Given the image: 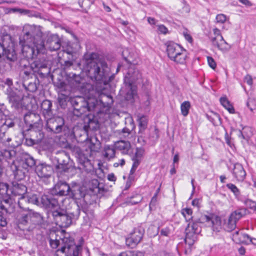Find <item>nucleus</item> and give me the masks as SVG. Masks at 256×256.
<instances>
[{
    "label": "nucleus",
    "instance_id": "7ed1b4c3",
    "mask_svg": "<svg viewBox=\"0 0 256 256\" xmlns=\"http://www.w3.org/2000/svg\"><path fill=\"white\" fill-rule=\"evenodd\" d=\"M49 243L51 248L54 249L61 246L60 248L56 250L55 256H82V246L76 245L72 238L66 237L62 238L52 232L50 236Z\"/></svg>",
    "mask_w": 256,
    "mask_h": 256
},
{
    "label": "nucleus",
    "instance_id": "6e6552de",
    "mask_svg": "<svg viewBox=\"0 0 256 256\" xmlns=\"http://www.w3.org/2000/svg\"><path fill=\"white\" fill-rule=\"evenodd\" d=\"M98 96V98H94L96 102L95 104V107L93 111L96 113L103 112L104 110H109L114 102L112 97L110 94H104L103 91L105 90L104 86H100L99 87H96Z\"/></svg>",
    "mask_w": 256,
    "mask_h": 256
},
{
    "label": "nucleus",
    "instance_id": "0eeeda50",
    "mask_svg": "<svg viewBox=\"0 0 256 256\" xmlns=\"http://www.w3.org/2000/svg\"><path fill=\"white\" fill-rule=\"evenodd\" d=\"M20 44L22 46V56L28 60L36 58L38 53L42 52L44 47L43 40H39L38 43L28 42L26 41L24 42L22 38H20Z\"/></svg>",
    "mask_w": 256,
    "mask_h": 256
},
{
    "label": "nucleus",
    "instance_id": "052dcab7",
    "mask_svg": "<svg viewBox=\"0 0 256 256\" xmlns=\"http://www.w3.org/2000/svg\"><path fill=\"white\" fill-rule=\"evenodd\" d=\"M213 32L214 36L212 37L211 38H218L220 40H222V38H224L219 29L215 28L213 30Z\"/></svg>",
    "mask_w": 256,
    "mask_h": 256
},
{
    "label": "nucleus",
    "instance_id": "ddd939ff",
    "mask_svg": "<svg viewBox=\"0 0 256 256\" xmlns=\"http://www.w3.org/2000/svg\"><path fill=\"white\" fill-rule=\"evenodd\" d=\"M246 208H241L232 212L229 216L228 222L224 224L225 230L228 232L234 230L237 222L246 214Z\"/></svg>",
    "mask_w": 256,
    "mask_h": 256
},
{
    "label": "nucleus",
    "instance_id": "13d9d810",
    "mask_svg": "<svg viewBox=\"0 0 256 256\" xmlns=\"http://www.w3.org/2000/svg\"><path fill=\"white\" fill-rule=\"evenodd\" d=\"M28 201L29 202L36 204L38 205L40 204V202L38 198L35 194L32 195L31 196L29 197L28 198Z\"/></svg>",
    "mask_w": 256,
    "mask_h": 256
},
{
    "label": "nucleus",
    "instance_id": "3c124183",
    "mask_svg": "<svg viewBox=\"0 0 256 256\" xmlns=\"http://www.w3.org/2000/svg\"><path fill=\"white\" fill-rule=\"evenodd\" d=\"M171 233V230L169 227L162 228L160 231V236H169Z\"/></svg>",
    "mask_w": 256,
    "mask_h": 256
},
{
    "label": "nucleus",
    "instance_id": "5fc2aeb1",
    "mask_svg": "<svg viewBox=\"0 0 256 256\" xmlns=\"http://www.w3.org/2000/svg\"><path fill=\"white\" fill-rule=\"evenodd\" d=\"M158 32L160 34H166L168 33V29L163 24L158 25Z\"/></svg>",
    "mask_w": 256,
    "mask_h": 256
},
{
    "label": "nucleus",
    "instance_id": "c756f323",
    "mask_svg": "<svg viewBox=\"0 0 256 256\" xmlns=\"http://www.w3.org/2000/svg\"><path fill=\"white\" fill-rule=\"evenodd\" d=\"M166 45V52L169 58L172 56L174 54L177 50H180L181 48L180 46L173 42H168Z\"/></svg>",
    "mask_w": 256,
    "mask_h": 256
},
{
    "label": "nucleus",
    "instance_id": "f3484780",
    "mask_svg": "<svg viewBox=\"0 0 256 256\" xmlns=\"http://www.w3.org/2000/svg\"><path fill=\"white\" fill-rule=\"evenodd\" d=\"M30 68L34 73L38 74L42 76H44L49 72L47 65L40 60L34 61L30 64Z\"/></svg>",
    "mask_w": 256,
    "mask_h": 256
},
{
    "label": "nucleus",
    "instance_id": "f03ea898",
    "mask_svg": "<svg viewBox=\"0 0 256 256\" xmlns=\"http://www.w3.org/2000/svg\"><path fill=\"white\" fill-rule=\"evenodd\" d=\"M80 191L78 186H70L64 182H58L52 191V195L42 196L40 198V204L46 208H54L59 207L58 200L56 198L58 196H64L70 195L76 198L77 192Z\"/></svg>",
    "mask_w": 256,
    "mask_h": 256
},
{
    "label": "nucleus",
    "instance_id": "49530a36",
    "mask_svg": "<svg viewBox=\"0 0 256 256\" xmlns=\"http://www.w3.org/2000/svg\"><path fill=\"white\" fill-rule=\"evenodd\" d=\"M15 123L12 119L8 118L5 120L4 122L1 126L0 128L2 130H7L8 128H12L14 126Z\"/></svg>",
    "mask_w": 256,
    "mask_h": 256
},
{
    "label": "nucleus",
    "instance_id": "2eb2a0df",
    "mask_svg": "<svg viewBox=\"0 0 256 256\" xmlns=\"http://www.w3.org/2000/svg\"><path fill=\"white\" fill-rule=\"evenodd\" d=\"M20 93L17 90H14L12 88H8L6 90L10 102L15 108H19L20 104L22 97L20 95Z\"/></svg>",
    "mask_w": 256,
    "mask_h": 256
},
{
    "label": "nucleus",
    "instance_id": "c03bdc74",
    "mask_svg": "<svg viewBox=\"0 0 256 256\" xmlns=\"http://www.w3.org/2000/svg\"><path fill=\"white\" fill-rule=\"evenodd\" d=\"M226 186L234 194L236 198H238L240 196V190L234 184L228 183L226 184Z\"/></svg>",
    "mask_w": 256,
    "mask_h": 256
},
{
    "label": "nucleus",
    "instance_id": "09e8293b",
    "mask_svg": "<svg viewBox=\"0 0 256 256\" xmlns=\"http://www.w3.org/2000/svg\"><path fill=\"white\" fill-rule=\"evenodd\" d=\"M246 106L251 112H252L256 108V104L255 100L250 98L248 99Z\"/></svg>",
    "mask_w": 256,
    "mask_h": 256
},
{
    "label": "nucleus",
    "instance_id": "4be33fe9",
    "mask_svg": "<svg viewBox=\"0 0 256 256\" xmlns=\"http://www.w3.org/2000/svg\"><path fill=\"white\" fill-rule=\"evenodd\" d=\"M186 58L187 52L186 50L181 46L180 50H177L170 59L177 64H184L186 62Z\"/></svg>",
    "mask_w": 256,
    "mask_h": 256
},
{
    "label": "nucleus",
    "instance_id": "72a5a7b5",
    "mask_svg": "<svg viewBox=\"0 0 256 256\" xmlns=\"http://www.w3.org/2000/svg\"><path fill=\"white\" fill-rule=\"evenodd\" d=\"M220 102L222 106L226 109L230 113H235L234 109L230 101L226 97H222L220 98Z\"/></svg>",
    "mask_w": 256,
    "mask_h": 256
},
{
    "label": "nucleus",
    "instance_id": "2f4dec72",
    "mask_svg": "<svg viewBox=\"0 0 256 256\" xmlns=\"http://www.w3.org/2000/svg\"><path fill=\"white\" fill-rule=\"evenodd\" d=\"M238 136L240 138L248 141L252 136L250 128L248 126L243 128L242 130H239Z\"/></svg>",
    "mask_w": 256,
    "mask_h": 256
},
{
    "label": "nucleus",
    "instance_id": "603ef678",
    "mask_svg": "<svg viewBox=\"0 0 256 256\" xmlns=\"http://www.w3.org/2000/svg\"><path fill=\"white\" fill-rule=\"evenodd\" d=\"M32 132H34L36 135V138L35 139V141H36V142L37 144L41 142V140L44 138V134L40 130H39L38 132H35L32 130Z\"/></svg>",
    "mask_w": 256,
    "mask_h": 256
},
{
    "label": "nucleus",
    "instance_id": "a878e982",
    "mask_svg": "<svg viewBox=\"0 0 256 256\" xmlns=\"http://www.w3.org/2000/svg\"><path fill=\"white\" fill-rule=\"evenodd\" d=\"M67 80L70 87L75 88L80 87L82 78L78 74H70L67 75Z\"/></svg>",
    "mask_w": 256,
    "mask_h": 256
},
{
    "label": "nucleus",
    "instance_id": "9b49d317",
    "mask_svg": "<svg viewBox=\"0 0 256 256\" xmlns=\"http://www.w3.org/2000/svg\"><path fill=\"white\" fill-rule=\"evenodd\" d=\"M46 127L48 131L59 134L64 131L67 126L64 124V119L60 116L47 118Z\"/></svg>",
    "mask_w": 256,
    "mask_h": 256
},
{
    "label": "nucleus",
    "instance_id": "7c9ffc66",
    "mask_svg": "<svg viewBox=\"0 0 256 256\" xmlns=\"http://www.w3.org/2000/svg\"><path fill=\"white\" fill-rule=\"evenodd\" d=\"M3 55H4L8 60L11 62H14L17 59V56L14 50L10 46H6L5 48V50L2 53Z\"/></svg>",
    "mask_w": 256,
    "mask_h": 256
},
{
    "label": "nucleus",
    "instance_id": "de8ad7c7",
    "mask_svg": "<svg viewBox=\"0 0 256 256\" xmlns=\"http://www.w3.org/2000/svg\"><path fill=\"white\" fill-rule=\"evenodd\" d=\"M58 164L56 166V168L60 170L62 172H66L68 170V164H62V160L60 158H58Z\"/></svg>",
    "mask_w": 256,
    "mask_h": 256
},
{
    "label": "nucleus",
    "instance_id": "dca6fc26",
    "mask_svg": "<svg viewBox=\"0 0 256 256\" xmlns=\"http://www.w3.org/2000/svg\"><path fill=\"white\" fill-rule=\"evenodd\" d=\"M46 46L51 51L59 50L61 46V42L58 35L50 34L48 36Z\"/></svg>",
    "mask_w": 256,
    "mask_h": 256
},
{
    "label": "nucleus",
    "instance_id": "393cba45",
    "mask_svg": "<svg viewBox=\"0 0 256 256\" xmlns=\"http://www.w3.org/2000/svg\"><path fill=\"white\" fill-rule=\"evenodd\" d=\"M41 111L44 117L47 119L53 116V112L52 108V102L50 100H45L41 104Z\"/></svg>",
    "mask_w": 256,
    "mask_h": 256
},
{
    "label": "nucleus",
    "instance_id": "4d7b16f0",
    "mask_svg": "<svg viewBox=\"0 0 256 256\" xmlns=\"http://www.w3.org/2000/svg\"><path fill=\"white\" fill-rule=\"evenodd\" d=\"M207 60L209 66L213 70H214L216 67V64L214 59L211 56H208Z\"/></svg>",
    "mask_w": 256,
    "mask_h": 256
},
{
    "label": "nucleus",
    "instance_id": "f8f14e48",
    "mask_svg": "<svg viewBox=\"0 0 256 256\" xmlns=\"http://www.w3.org/2000/svg\"><path fill=\"white\" fill-rule=\"evenodd\" d=\"M144 234V230L141 226L135 228L131 232L130 236L126 238V245L132 248H135L139 244Z\"/></svg>",
    "mask_w": 256,
    "mask_h": 256
},
{
    "label": "nucleus",
    "instance_id": "1a4fd4ad",
    "mask_svg": "<svg viewBox=\"0 0 256 256\" xmlns=\"http://www.w3.org/2000/svg\"><path fill=\"white\" fill-rule=\"evenodd\" d=\"M23 36L20 38H22L24 42L38 43L39 40H43L42 38V32L38 26L26 25L23 29Z\"/></svg>",
    "mask_w": 256,
    "mask_h": 256
},
{
    "label": "nucleus",
    "instance_id": "4468645a",
    "mask_svg": "<svg viewBox=\"0 0 256 256\" xmlns=\"http://www.w3.org/2000/svg\"><path fill=\"white\" fill-rule=\"evenodd\" d=\"M35 171L38 176L41 178H50L53 172L52 166L46 163H40L36 166Z\"/></svg>",
    "mask_w": 256,
    "mask_h": 256
},
{
    "label": "nucleus",
    "instance_id": "37998d69",
    "mask_svg": "<svg viewBox=\"0 0 256 256\" xmlns=\"http://www.w3.org/2000/svg\"><path fill=\"white\" fill-rule=\"evenodd\" d=\"M71 98V97H69L66 94H60L58 95V100L60 106H64L66 104L67 102H70Z\"/></svg>",
    "mask_w": 256,
    "mask_h": 256
},
{
    "label": "nucleus",
    "instance_id": "ea45409f",
    "mask_svg": "<svg viewBox=\"0 0 256 256\" xmlns=\"http://www.w3.org/2000/svg\"><path fill=\"white\" fill-rule=\"evenodd\" d=\"M190 108V104L188 101H184L183 102L180 106V110L182 114L184 116H186L188 115L189 110Z\"/></svg>",
    "mask_w": 256,
    "mask_h": 256
},
{
    "label": "nucleus",
    "instance_id": "338daca9",
    "mask_svg": "<svg viewBox=\"0 0 256 256\" xmlns=\"http://www.w3.org/2000/svg\"><path fill=\"white\" fill-rule=\"evenodd\" d=\"M244 82H246L248 85L252 86V76L249 74H247L244 78Z\"/></svg>",
    "mask_w": 256,
    "mask_h": 256
},
{
    "label": "nucleus",
    "instance_id": "8fccbe9b",
    "mask_svg": "<svg viewBox=\"0 0 256 256\" xmlns=\"http://www.w3.org/2000/svg\"><path fill=\"white\" fill-rule=\"evenodd\" d=\"M144 152V150L142 148H137L133 158L140 160Z\"/></svg>",
    "mask_w": 256,
    "mask_h": 256
},
{
    "label": "nucleus",
    "instance_id": "774afa93",
    "mask_svg": "<svg viewBox=\"0 0 256 256\" xmlns=\"http://www.w3.org/2000/svg\"><path fill=\"white\" fill-rule=\"evenodd\" d=\"M122 134L124 138H127L130 134V131L128 128H124L122 130Z\"/></svg>",
    "mask_w": 256,
    "mask_h": 256
},
{
    "label": "nucleus",
    "instance_id": "c85d7f7f",
    "mask_svg": "<svg viewBox=\"0 0 256 256\" xmlns=\"http://www.w3.org/2000/svg\"><path fill=\"white\" fill-rule=\"evenodd\" d=\"M39 116L32 112H28L24 116V121L26 125L32 128L36 124L34 118L39 119Z\"/></svg>",
    "mask_w": 256,
    "mask_h": 256
},
{
    "label": "nucleus",
    "instance_id": "aec40b11",
    "mask_svg": "<svg viewBox=\"0 0 256 256\" xmlns=\"http://www.w3.org/2000/svg\"><path fill=\"white\" fill-rule=\"evenodd\" d=\"M210 42L214 46L222 52H228L231 48L230 45L224 38L220 40L218 38H210Z\"/></svg>",
    "mask_w": 256,
    "mask_h": 256
},
{
    "label": "nucleus",
    "instance_id": "864d4df0",
    "mask_svg": "<svg viewBox=\"0 0 256 256\" xmlns=\"http://www.w3.org/2000/svg\"><path fill=\"white\" fill-rule=\"evenodd\" d=\"M244 204L248 208L254 210L256 205V202L250 199H246L244 201Z\"/></svg>",
    "mask_w": 256,
    "mask_h": 256
},
{
    "label": "nucleus",
    "instance_id": "a18cd8bd",
    "mask_svg": "<svg viewBox=\"0 0 256 256\" xmlns=\"http://www.w3.org/2000/svg\"><path fill=\"white\" fill-rule=\"evenodd\" d=\"M144 252H141L128 250L122 252L117 256H144Z\"/></svg>",
    "mask_w": 256,
    "mask_h": 256
},
{
    "label": "nucleus",
    "instance_id": "a19ab883",
    "mask_svg": "<svg viewBox=\"0 0 256 256\" xmlns=\"http://www.w3.org/2000/svg\"><path fill=\"white\" fill-rule=\"evenodd\" d=\"M182 214L186 222L192 220V210L190 208H184L182 210Z\"/></svg>",
    "mask_w": 256,
    "mask_h": 256
},
{
    "label": "nucleus",
    "instance_id": "bb28decb",
    "mask_svg": "<svg viewBox=\"0 0 256 256\" xmlns=\"http://www.w3.org/2000/svg\"><path fill=\"white\" fill-rule=\"evenodd\" d=\"M32 218H36L38 219L37 222L38 224H40L42 221V216L38 213H32L29 212L26 214H24L22 215L21 218L20 219V222L22 224H26L29 220L32 218Z\"/></svg>",
    "mask_w": 256,
    "mask_h": 256
},
{
    "label": "nucleus",
    "instance_id": "423d86ee",
    "mask_svg": "<svg viewBox=\"0 0 256 256\" xmlns=\"http://www.w3.org/2000/svg\"><path fill=\"white\" fill-rule=\"evenodd\" d=\"M140 78V74L134 66L128 68V72L124 78L125 88L122 90V92L126 91V98L127 100H130L133 98V95L134 94V88L133 84L137 80Z\"/></svg>",
    "mask_w": 256,
    "mask_h": 256
},
{
    "label": "nucleus",
    "instance_id": "a211bd4d",
    "mask_svg": "<svg viewBox=\"0 0 256 256\" xmlns=\"http://www.w3.org/2000/svg\"><path fill=\"white\" fill-rule=\"evenodd\" d=\"M12 195L14 196H20V199H23L24 195L27 192V188L22 184L16 182H12V187L10 188Z\"/></svg>",
    "mask_w": 256,
    "mask_h": 256
},
{
    "label": "nucleus",
    "instance_id": "39448f33",
    "mask_svg": "<svg viewBox=\"0 0 256 256\" xmlns=\"http://www.w3.org/2000/svg\"><path fill=\"white\" fill-rule=\"evenodd\" d=\"M70 102L74 108V114L78 117L87 112L93 111L96 100L91 98L86 100L82 97L76 96L71 98Z\"/></svg>",
    "mask_w": 256,
    "mask_h": 256
},
{
    "label": "nucleus",
    "instance_id": "6e6d98bb",
    "mask_svg": "<svg viewBox=\"0 0 256 256\" xmlns=\"http://www.w3.org/2000/svg\"><path fill=\"white\" fill-rule=\"evenodd\" d=\"M8 190V185L6 183H4L0 181V194H4Z\"/></svg>",
    "mask_w": 256,
    "mask_h": 256
},
{
    "label": "nucleus",
    "instance_id": "0e129e2a",
    "mask_svg": "<svg viewBox=\"0 0 256 256\" xmlns=\"http://www.w3.org/2000/svg\"><path fill=\"white\" fill-rule=\"evenodd\" d=\"M183 36L186 38V40L188 42H189L191 43L192 42V38L191 36L188 33L187 30H185L183 32Z\"/></svg>",
    "mask_w": 256,
    "mask_h": 256
},
{
    "label": "nucleus",
    "instance_id": "c9c22d12",
    "mask_svg": "<svg viewBox=\"0 0 256 256\" xmlns=\"http://www.w3.org/2000/svg\"><path fill=\"white\" fill-rule=\"evenodd\" d=\"M116 148L114 146H106L104 148V156L105 158L110 159L114 158L115 156V150Z\"/></svg>",
    "mask_w": 256,
    "mask_h": 256
},
{
    "label": "nucleus",
    "instance_id": "5701e85b",
    "mask_svg": "<svg viewBox=\"0 0 256 256\" xmlns=\"http://www.w3.org/2000/svg\"><path fill=\"white\" fill-rule=\"evenodd\" d=\"M232 174L236 180L240 182L244 180L246 176V172L242 166L238 163L234 165Z\"/></svg>",
    "mask_w": 256,
    "mask_h": 256
},
{
    "label": "nucleus",
    "instance_id": "58836bf2",
    "mask_svg": "<svg viewBox=\"0 0 256 256\" xmlns=\"http://www.w3.org/2000/svg\"><path fill=\"white\" fill-rule=\"evenodd\" d=\"M94 140L96 141L95 142L91 139L88 146L91 152H98L100 148V142L96 138H94Z\"/></svg>",
    "mask_w": 256,
    "mask_h": 256
},
{
    "label": "nucleus",
    "instance_id": "cd10ccee",
    "mask_svg": "<svg viewBox=\"0 0 256 256\" xmlns=\"http://www.w3.org/2000/svg\"><path fill=\"white\" fill-rule=\"evenodd\" d=\"M20 163L24 169L28 170V168H32L36 164V161L30 155L25 154L23 156Z\"/></svg>",
    "mask_w": 256,
    "mask_h": 256
},
{
    "label": "nucleus",
    "instance_id": "9d476101",
    "mask_svg": "<svg viewBox=\"0 0 256 256\" xmlns=\"http://www.w3.org/2000/svg\"><path fill=\"white\" fill-rule=\"evenodd\" d=\"M58 208L52 212V216L55 224L61 228H67L69 226L72 222V219L74 217L73 214H68L66 210Z\"/></svg>",
    "mask_w": 256,
    "mask_h": 256
},
{
    "label": "nucleus",
    "instance_id": "f704fd0d",
    "mask_svg": "<svg viewBox=\"0 0 256 256\" xmlns=\"http://www.w3.org/2000/svg\"><path fill=\"white\" fill-rule=\"evenodd\" d=\"M4 212L6 213H11L14 210V206L10 198L4 199Z\"/></svg>",
    "mask_w": 256,
    "mask_h": 256
},
{
    "label": "nucleus",
    "instance_id": "473e14b6",
    "mask_svg": "<svg viewBox=\"0 0 256 256\" xmlns=\"http://www.w3.org/2000/svg\"><path fill=\"white\" fill-rule=\"evenodd\" d=\"M12 138L7 134V130H2L0 128V142L5 145H10Z\"/></svg>",
    "mask_w": 256,
    "mask_h": 256
},
{
    "label": "nucleus",
    "instance_id": "680f3d73",
    "mask_svg": "<svg viewBox=\"0 0 256 256\" xmlns=\"http://www.w3.org/2000/svg\"><path fill=\"white\" fill-rule=\"evenodd\" d=\"M78 4L80 7L84 8L89 6L92 2H90L89 0H79Z\"/></svg>",
    "mask_w": 256,
    "mask_h": 256
},
{
    "label": "nucleus",
    "instance_id": "79ce46f5",
    "mask_svg": "<svg viewBox=\"0 0 256 256\" xmlns=\"http://www.w3.org/2000/svg\"><path fill=\"white\" fill-rule=\"evenodd\" d=\"M2 155L6 160H12V158L15 157L16 152L14 150H4L2 152Z\"/></svg>",
    "mask_w": 256,
    "mask_h": 256
},
{
    "label": "nucleus",
    "instance_id": "b1692460",
    "mask_svg": "<svg viewBox=\"0 0 256 256\" xmlns=\"http://www.w3.org/2000/svg\"><path fill=\"white\" fill-rule=\"evenodd\" d=\"M232 239L234 242L237 244H249L250 236L247 234H243L240 230L236 231L232 236Z\"/></svg>",
    "mask_w": 256,
    "mask_h": 256
},
{
    "label": "nucleus",
    "instance_id": "4c0bfd02",
    "mask_svg": "<svg viewBox=\"0 0 256 256\" xmlns=\"http://www.w3.org/2000/svg\"><path fill=\"white\" fill-rule=\"evenodd\" d=\"M140 132H142L147 128L148 119L145 116L138 118V120Z\"/></svg>",
    "mask_w": 256,
    "mask_h": 256
},
{
    "label": "nucleus",
    "instance_id": "e433bc0d",
    "mask_svg": "<svg viewBox=\"0 0 256 256\" xmlns=\"http://www.w3.org/2000/svg\"><path fill=\"white\" fill-rule=\"evenodd\" d=\"M206 116L214 125H218L220 123V116L216 112H212L210 114H206Z\"/></svg>",
    "mask_w": 256,
    "mask_h": 256
},
{
    "label": "nucleus",
    "instance_id": "bf43d9fd",
    "mask_svg": "<svg viewBox=\"0 0 256 256\" xmlns=\"http://www.w3.org/2000/svg\"><path fill=\"white\" fill-rule=\"evenodd\" d=\"M226 16L224 14H219L216 16V20L217 22L223 24L226 21Z\"/></svg>",
    "mask_w": 256,
    "mask_h": 256
},
{
    "label": "nucleus",
    "instance_id": "20e7f679",
    "mask_svg": "<svg viewBox=\"0 0 256 256\" xmlns=\"http://www.w3.org/2000/svg\"><path fill=\"white\" fill-rule=\"evenodd\" d=\"M214 216L202 215L200 218L194 220L192 224H188L186 228V238L184 239L185 243L188 245L190 248L197 240L198 235L201 232V228L199 226L200 224L208 222L209 226H212L214 224Z\"/></svg>",
    "mask_w": 256,
    "mask_h": 256
},
{
    "label": "nucleus",
    "instance_id": "412c9836",
    "mask_svg": "<svg viewBox=\"0 0 256 256\" xmlns=\"http://www.w3.org/2000/svg\"><path fill=\"white\" fill-rule=\"evenodd\" d=\"M18 162L12 160V162L10 164V168L12 172L14 178L18 180H22L24 178V172L20 168Z\"/></svg>",
    "mask_w": 256,
    "mask_h": 256
},
{
    "label": "nucleus",
    "instance_id": "f257e3e1",
    "mask_svg": "<svg viewBox=\"0 0 256 256\" xmlns=\"http://www.w3.org/2000/svg\"><path fill=\"white\" fill-rule=\"evenodd\" d=\"M84 59L86 74L92 80L96 82V87L108 84L110 70L107 63L100 58L98 54L96 52L85 54Z\"/></svg>",
    "mask_w": 256,
    "mask_h": 256
},
{
    "label": "nucleus",
    "instance_id": "6ab92c4d",
    "mask_svg": "<svg viewBox=\"0 0 256 256\" xmlns=\"http://www.w3.org/2000/svg\"><path fill=\"white\" fill-rule=\"evenodd\" d=\"M114 148L124 154H130L132 153L130 143L128 141H118L114 144Z\"/></svg>",
    "mask_w": 256,
    "mask_h": 256
},
{
    "label": "nucleus",
    "instance_id": "69168bd1",
    "mask_svg": "<svg viewBox=\"0 0 256 256\" xmlns=\"http://www.w3.org/2000/svg\"><path fill=\"white\" fill-rule=\"evenodd\" d=\"M25 144L28 146H32L34 144H37L36 141H35V139L31 138H26Z\"/></svg>",
    "mask_w": 256,
    "mask_h": 256
},
{
    "label": "nucleus",
    "instance_id": "e2e57ef3",
    "mask_svg": "<svg viewBox=\"0 0 256 256\" xmlns=\"http://www.w3.org/2000/svg\"><path fill=\"white\" fill-rule=\"evenodd\" d=\"M26 88L30 92H34L37 90L36 84L32 82H30Z\"/></svg>",
    "mask_w": 256,
    "mask_h": 256
}]
</instances>
